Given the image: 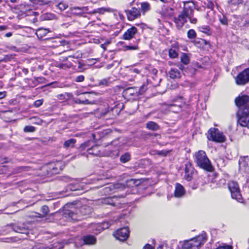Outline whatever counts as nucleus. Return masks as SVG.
<instances>
[{"label": "nucleus", "instance_id": "nucleus-1", "mask_svg": "<svg viewBox=\"0 0 249 249\" xmlns=\"http://www.w3.org/2000/svg\"><path fill=\"white\" fill-rule=\"evenodd\" d=\"M206 240V233H202L190 240L180 242V244L181 245L182 249H198L204 244Z\"/></svg>", "mask_w": 249, "mask_h": 249}, {"label": "nucleus", "instance_id": "nucleus-2", "mask_svg": "<svg viewBox=\"0 0 249 249\" xmlns=\"http://www.w3.org/2000/svg\"><path fill=\"white\" fill-rule=\"evenodd\" d=\"M195 162L200 168L211 171L213 167L205 151L199 150L195 154Z\"/></svg>", "mask_w": 249, "mask_h": 249}, {"label": "nucleus", "instance_id": "nucleus-3", "mask_svg": "<svg viewBox=\"0 0 249 249\" xmlns=\"http://www.w3.org/2000/svg\"><path fill=\"white\" fill-rule=\"evenodd\" d=\"M208 133L207 138L209 140L219 143L224 142L226 140V137L223 133L217 128H211Z\"/></svg>", "mask_w": 249, "mask_h": 249}, {"label": "nucleus", "instance_id": "nucleus-4", "mask_svg": "<svg viewBox=\"0 0 249 249\" xmlns=\"http://www.w3.org/2000/svg\"><path fill=\"white\" fill-rule=\"evenodd\" d=\"M236 105L238 107V111L249 110V96L240 95L235 99Z\"/></svg>", "mask_w": 249, "mask_h": 249}, {"label": "nucleus", "instance_id": "nucleus-5", "mask_svg": "<svg viewBox=\"0 0 249 249\" xmlns=\"http://www.w3.org/2000/svg\"><path fill=\"white\" fill-rule=\"evenodd\" d=\"M228 188L231 192V197L240 202L242 198L238 183L235 181H231L228 183Z\"/></svg>", "mask_w": 249, "mask_h": 249}, {"label": "nucleus", "instance_id": "nucleus-6", "mask_svg": "<svg viewBox=\"0 0 249 249\" xmlns=\"http://www.w3.org/2000/svg\"><path fill=\"white\" fill-rule=\"evenodd\" d=\"M85 207H81L80 209H77L74 205H71L69 209H65L64 210V214L66 217L71 218L73 220H78V212L79 211L82 214H85L82 212Z\"/></svg>", "mask_w": 249, "mask_h": 249}, {"label": "nucleus", "instance_id": "nucleus-7", "mask_svg": "<svg viewBox=\"0 0 249 249\" xmlns=\"http://www.w3.org/2000/svg\"><path fill=\"white\" fill-rule=\"evenodd\" d=\"M236 85L244 86L249 82V68L239 72L234 78Z\"/></svg>", "mask_w": 249, "mask_h": 249}, {"label": "nucleus", "instance_id": "nucleus-8", "mask_svg": "<svg viewBox=\"0 0 249 249\" xmlns=\"http://www.w3.org/2000/svg\"><path fill=\"white\" fill-rule=\"evenodd\" d=\"M191 11L187 10V7L184 6L182 12L178 16V18H175L174 21L178 29H180L187 22V16L191 14Z\"/></svg>", "mask_w": 249, "mask_h": 249}, {"label": "nucleus", "instance_id": "nucleus-9", "mask_svg": "<svg viewBox=\"0 0 249 249\" xmlns=\"http://www.w3.org/2000/svg\"><path fill=\"white\" fill-rule=\"evenodd\" d=\"M237 122L242 127H246L249 128V110L238 111L237 113Z\"/></svg>", "mask_w": 249, "mask_h": 249}, {"label": "nucleus", "instance_id": "nucleus-10", "mask_svg": "<svg viewBox=\"0 0 249 249\" xmlns=\"http://www.w3.org/2000/svg\"><path fill=\"white\" fill-rule=\"evenodd\" d=\"M129 231L127 227H124L117 230L113 234L114 237L118 240L124 241L128 237Z\"/></svg>", "mask_w": 249, "mask_h": 249}, {"label": "nucleus", "instance_id": "nucleus-11", "mask_svg": "<svg viewBox=\"0 0 249 249\" xmlns=\"http://www.w3.org/2000/svg\"><path fill=\"white\" fill-rule=\"evenodd\" d=\"M5 230L8 232L13 231L15 232L26 235H27L29 232L28 228L23 225L19 224L7 225L5 227Z\"/></svg>", "mask_w": 249, "mask_h": 249}, {"label": "nucleus", "instance_id": "nucleus-12", "mask_svg": "<svg viewBox=\"0 0 249 249\" xmlns=\"http://www.w3.org/2000/svg\"><path fill=\"white\" fill-rule=\"evenodd\" d=\"M125 12L129 20H133L141 16L140 9L135 7H132L130 10H125Z\"/></svg>", "mask_w": 249, "mask_h": 249}, {"label": "nucleus", "instance_id": "nucleus-13", "mask_svg": "<svg viewBox=\"0 0 249 249\" xmlns=\"http://www.w3.org/2000/svg\"><path fill=\"white\" fill-rule=\"evenodd\" d=\"M124 94L127 97L135 99L139 94V89L136 88H129L125 90Z\"/></svg>", "mask_w": 249, "mask_h": 249}, {"label": "nucleus", "instance_id": "nucleus-14", "mask_svg": "<svg viewBox=\"0 0 249 249\" xmlns=\"http://www.w3.org/2000/svg\"><path fill=\"white\" fill-rule=\"evenodd\" d=\"M137 33V29L133 26L128 29L123 35V39L124 40H130L134 37Z\"/></svg>", "mask_w": 249, "mask_h": 249}, {"label": "nucleus", "instance_id": "nucleus-15", "mask_svg": "<svg viewBox=\"0 0 249 249\" xmlns=\"http://www.w3.org/2000/svg\"><path fill=\"white\" fill-rule=\"evenodd\" d=\"M185 193V191L183 186L179 183H177L174 192L175 196L176 197H181L184 196Z\"/></svg>", "mask_w": 249, "mask_h": 249}, {"label": "nucleus", "instance_id": "nucleus-16", "mask_svg": "<svg viewBox=\"0 0 249 249\" xmlns=\"http://www.w3.org/2000/svg\"><path fill=\"white\" fill-rule=\"evenodd\" d=\"M124 186L122 184H116L114 185H110L109 186L106 187L103 189L104 192L106 195H109L113 189L115 188L117 189H123Z\"/></svg>", "mask_w": 249, "mask_h": 249}, {"label": "nucleus", "instance_id": "nucleus-17", "mask_svg": "<svg viewBox=\"0 0 249 249\" xmlns=\"http://www.w3.org/2000/svg\"><path fill=\"white\" fill-rule=\"evenodd\" d=\"M83 240L85 244L88 245H95L96 242L95 237L92 235H86L83 236Z\"/></svg>", "mask_w": 249, "mask_h": 249}, {"label": "nucleus", "instance_id": "nucleus-18", "mask_svg": "<svg viewBox=\"0 0 249 249\" xmlns=\"http://www.w3.org/2000/svg\"><path fill=\"white\" fill-rule=\"evenodd\" d=\"M247 157L241 158L239 160V167L240 171L245 172L248 167V162L246 160Z\"/></svg>", "mask_w": 249, "mask_h": 249}, {"label": "nucleus", "instance_id": "nucleus-19", "mask_svg": "<svg viewBox=\"0 0 249 249\" xmlns=\"http://www.w3.org/2000/svg\"><path fill=\"white\" fill-rule=\"evenodd\" d=\"M169 77L172 79H178L181 77V73L177 69H171L168 72Z\"/></svg>", "mask_w": 249, "mask_h": 249}, {"label": "nucleus", "instance_id": "nucleus-20", "mask_svg": "<svg viewBox=\"0 0 249 249\" xmlns=\"http://www.w3.org/2000/svg\"><path fill=\"white\" fill-rule=\"evenodd\" d=\"M49 30L46 28H39L36 32V35L38 38L41 39L45 36L49 32Z\"/></svg>", "mask_w": 249, "mask_h": 249}, {"label": "nucleus", "instance_id": "nucleus-21", "mask_svg": "<svg viewBox=\"0 0 249 249\" xmlns=\"http://www.w3.org/2000/svg\"><path fill=\"white\" fill-rule=\"evenodd\" d=\"M87 151L90 155L95 156H100L101 155V152L98 149V146L97 145H93L91 148H88Z\"/></svg>", "mask_w": 249, "mask_h": 249}, {"label": "nucleus", "instance_id": "nucleus-22", "mask_svg": "<svg viewBox=\"0 0 249 249\" xmlns=\"http://www.w3.org/2000/svg\"><path fill=\"white\" fill-rule=\"evenodd\" d=\"M146 127L151 130L156 131L160 129V126L155 122H148L146 124Z\"/></svg>", "mask_w": 249, "mask_h": 249}, {"label": "nucleus", "instance_id": "nucleus-23", "mask_svg": "<svg viewBox=\"0 0 249 249\" xmlns=\"http://www.w3.org/2000/svg\"><path fill=\"white\" fill-rule=\"evenodd\" d=\"M72 96V94L71 93L66 92L63 94H60L57 95L58 100L62 101H66L69 100Z\"/></svg>", "mask_w": 249, "mask_h": 249}, {"label": "nucleus", "instance_id": "nucleus-24", "mask_svg": "<svg viewBox=\"0 0 249 249\" xmlns=\"http://www.w3.org/2000/svg\"><path fill=\"white\" fill-rule=\"evenodd\" d=\"M198 30L208 36H211L212 34V31L210 27L207 25H202L199 27Z\"/></svg>", "mask_w": 249, "mask_h": 249}, {"label": "nucleus", "instance_id": "nucleus-25", "mask_svg": "<svg viewBox=\"0 0 249 249\" xmlns=\"http://www.w3.org/2000/svg\"><path fill=\"white\" fill-rule=\"evenodd\" d=\"M76 140L74 139H70L66 141L63 144V147L65 148H73L76 143Z\"/></svg>", "mask_w": 249, "mask_h": 249}, {"label": "nucleus", "instance_id": "nucleus-26", "mask_svg": "<svg viewBox=\"0 0 249 249\" xmlns=\"http://www.w3.org/2000/svg\"><path fill=\"white\" fill-rule=\"evenodd\" d=\"M187 10L191 11V14H189V16H187V18L189 19L191 23L196 24L197 22V19L196 18L193 17V12L194 10L193 8L188 7H187Z\"/></svg>", "mask_w": 249, "mask_h": 249}, {"label": "nucleus", "instance_id": "nucleus-27", "mask_svg": "<svg viewBox=\"0 0 249 249\" xmlns=\"http://www.w3.org/2000/svg\"><path fill=\"white\" fill-rule=\"evenodd\" d=\"M139 180L134 179H130L126 181L125 185L127 187H133L138 184Z\"/></svg>", "mask_w": 249, "mask_h": 249}, {"label": "nucleus", "instance_id": "nucleus-28", "mask_svg": "<svg viewBox=\"0 0 249 249\" xmlns=\"http://www.w3.org/2000/svg\"><path fill=\"white\" fill-rule=\"evenodd\" d=\"M120 161L122 163H126L130 160V154L129 153H125L123 154L120 158Z\"/></svg>", "mask_w": 249, "mask_h": 249}, {"label": "nucleus", "instance_id": "nucleus-29", "mask_svg": "<svg viewBox=\"0 0 249 249\" xmlns=\"http://www.w3.org/2000/svg\"><path fill=\"white\" fill-rule=\"evenodd\" d=\"M108 9L102 7V8H99L96 9H94L92 11L89 12V14H95V13H99L100 14H103L106 12H108Z\"/></svg>", "mask_w": 249, "mask_h": 249}, {"label": "nucleus", "instance_id": "nucleus-30", "mask_svg": "<svg viewBox=\"0 0 249 249\" xmlns=\"http://www.w3.org/2000/svg\"><path fill=\"white\" fill-rule=\"evenodd\" d=\"M32 249H51V248L45 244L38 243L33 246Z\"/></svg>", "mask_w": 249, "mask_h": 249}, {"label": "nucleus", "instance_id": "nucleus-31", "mask_svg": "<svg viewBox=\"0 0 249 249\" xmlns=\"http://www.w3.org/2000/svg\"><path fill=\"white\" fill-rule=\"evenodd\" d=\"M41 212L43 213V215H42L41 214L38 213V216H37L38 217H42L43 216H46L48 213H49V210L48 206L46 205H44L41 207Z\"/></svg>", "mask_w": 249, "mask_h": 249}, {"label": "nucleus", "instance_id": "nucleus-32", "mask_svg": "<svg viewBox=\"0 0 249 249\" xmlns=\"http://www.w3.org/2000/svg\"><path fill=\"white\" fill-rule=\"evenodd\" d=\"M180 60L181 62L185 65L188 64L190 62L189 57L185 53H182L180 57Z\"/></svg>", "mask_w": 249, "mask_h": 249}, {"label": "nucleus", "instance_id": "nucleus-33", "mask_svg": "<svg viewBox=\"0 0 249 249\" xmlns=\"http://www.w3.org/2000/svg\"><path fill=\"white\" fill-rule=\"evenodd\" d=\"M194 172V168L192 164L188 162L185 164V173H192Z\"/></svg>", "mask_w": 249, "mask_h": 249}, {"label": "nucleus", "instance_id": "nucleus-34", "mask_svg": "<svg viewBox=\"0 0 249 249\" xmlns=\"http://www.w3.org/2000/svg\"><path fill=\"white\" fill-rule=\"evenodd\" d=\"M141 8L144 13L148 11L150 9V5L147 2H142L141 3Z\"/></svg>", "mask_w": 249, "mask_h": 249}, {"label": "nucleus", "instance_id": "nucleus-35", "mask_svg": "<svg viewBox=\"0 0 249 249\" xmlns=\"http://www.w3.org/2000/svg\"><path fill=\"white\" fill-rule=\"evenodd\" d=\"M49 247H51V249H62L63 245L62 243L57 242L50 245Z\"/></svg>", "mask_w": 249, "mask_h": 249}, {"label": "nucleus", "instance_id": "nucleus-36", "mask_svg": "<svg viewBox=\"0 0 249 249\" xmlns=\"http://www.w3.org/2000/svg\"><path fill=\"white\" fill-rule=\"evenodd\" d=\"M196 36V33L193 29H190L187 32V36L190 39H194Z\"/></svg>", "mask_w": 249, "mask_h": 249}, {"label": "nucleus", "instance_id": "nucleus-37", "mask_svg": "<svg viewBox=\"0 0 249 249\" xmlns=\"http://www.w3.org/2000/svg\"><path fill=\"white\" fill-rule=\"evenodd\" d=\"M169 56L171 58H175L178 57V53L175 50L170 49L169 50Z\"/></svg>", "mask_w": 249, "mask_h": 249}, {"label": "nucleus", "instance_id": "nucleus-38", "mask_svg": "<svg viewBox=\"0 0 249 249\" xmlns=\"http://www.w3.org/2000/svg\"><path fill=\"white\" fill-rule=\"evenodd\" d=\"M90 142L91 141H88L84 143L81 144L80 146L79 147V149L80 151H82L85 150L87 147H89L90 145Z\"/></svg>", "mask_w": 249, "mask_h": 249}, {"label": "nucleus", "instance_id": "nucleus-39", "mask_svg": "<svg viewBox=\"0 0 249 249\" xmlns=\"http://www.w3.org/2000/svg\"><path fill=\"white\" fill-rule=\"evenodd\" d=\"M35 130V127L31 125H26L24 128V131L25 132H33Z\"/></svg>", "mask_w": 249, "mask_h": 249}, {"label": "nucleus", "instance_id": "nucleus-40", "mask_svg": "<svg viewBox=\"0 0 249 249\" xmlns=\"http://www.w3.org/2000/svg\"><path fill=\"white\" fill-rule=\"evenodd\" d=\"M219 20L220 22L222 24H223L224 25H226L228 24V20H227V18L224 15L219 16Z\"/></svg>", "mask_w": 249, "mask_h": 249}, {"label": "nucleus", "instance_id": "nucleus-41", "mask_svg": "<svg viewBox=\"0 0 249 249\" xmlns=\"http://www.w3.org/2000/svg\"><path fill=\"white\" fill-rule=\"evenodd\" d=\"M110 83L109 78H105L101 80L99 82V85L107 86Z\"/></svg>", "mask_w": 249, "mask_h": 249}, {"label": "nucleus", "instance_id": "nucleus-42", "mask_svg": "<svg viewBox=\"0 0 249 249\" xmlns=\"http://www.w3.org/2000/svg\"><path fill=\"white\" fill-rule=\"evenodd\" d=\"M242 3V0H229L228 1V3L231 5H237Z\"/></svg>", "mask_w": 249, "mask_h": 249}, {"label": "nucleus", "instance_id": "nucleus-43", "mask_svg": "<svg viewBox=\"0 0 249 249\" xmlns=\"http://www.w3.org/2000/svg\"><path fill=\"white\" fill-rule=\"evenodd\" d=\"M26 168H27L26 167H24V166H20V167H17L15 169L14 173L17 174V173L22 172V171H25Z\"/></svg>", "mask_w": 249, "mask_h": 249}, {"label": "nucleus", "instance_id": "nucleus-44", "mask_svg": "<svg viewBox=\"0 0 249 249\" xmlns=\"http://www.w3.org/2000/svg\"><path fill=\"white\" fill-rule=\"evenodd\" d=\"M232 246L231 245H228L226 244H224L222 246H220L216 248L215 249H232Z\"/></svg>", "mask_w": 249, "mask_h": 249}, {"label": "nucleus", "instance_id": "nucleus-45", "mask_svg": "<svg viewBox=\"0 0 249 249\" xmlns=\"http://www.w3.org/2000/svg\"><path fill=\"white\" fill-rule=\"evenodd\" d=\"M59 162H57V164L55 165V166L53 168V173L54 174L58 173L59 171L61 170L59 166H58L59 164Z\"/></svg>", "mask_w": 249, "mask_h": 249}, {"label": "nucleus", "instance_id": "nucleus-46", "mask_svg": "<svg viewBox=\"0 0 249 249\" xmlns=\"http://www.w3.org/2000/svg\"><path fill=\"white\" fill-rule=\"evenodd\" d=\"M207 7L208 8H209L211 11H209V12H208V13H211V14H213V4L212 2L211 1H208V3H207Z\"/></svg>", "mask_w": 249, "mask_h": 249}, {"label": "nucleus", "instance_id": "nucleus-47", "mask_svg": "<svg viewBox=\"0 0 249 249\" xmlns=\"http://www.w3.org/2000/svg\"><path fill=\"white\" fill-rule=\"evenodd\" d=\"M43 102V99L36 100L34 102V106L36 107H38L42 105Z\"/></svg>", "mask_w": 249, "mask_h": 249}, {"label": "nucleus", "instance_id": "nucleus-48", "mask_svg": "<svg viewBox=\"0 0 249 249\" xmlns=\"http://www.w3.org/2000/svg\"><path fill=\"white\" fill-rule=\"evenodd\" d=\"M168 153V151H158L157 152V154L158 155L162 156H166L167 154Z\"/></svg>", "mask_w": 249, "mask_h": 249}, {"label": "nucleus", "instance_id": "nucleus-49", "mask_svg": "<svg viewBox=\"0 0 249 249\" xmlns=\"http://www.w3.org/2000/svg\"><path fill=\"white\" fill-rule=\"evenodd\" d=\"M124 48L126 50H137L138 47L136 46H126Z\"/></svg>", "mask_w": 249, "mask_h": 249}, {"label": "nucleus", "instance_id": "nucleus-50", "mask_svg": "<svg viewBox=\"0 0 249 249\" xmlns=\"http://www.w3.org/2000/svg\"><path fill=\"white\" fill-rule=\"evenodd\" d=\"M84 80V76L83 75H79L75 78V81L77 82H82Z\"/></svg>", "mask_w": 249, "mask_h": 249}, {"label": "nucleus", "instance_id": "nucleus-51", "mask_svg": "<svg viewBox=\"0 0 249 249\" xmlns=\"http://www.w3.org/2000/svg\"><path fill=\"white\" fill-rule=\"evenodd\" d=\"M192 173H185L184 178L188 181H190L192 179Z\"/></svg>", "mask_w": 249, "mask_h": 249}, {"label": "nucleus", "instance_id": "nucleus-52", "mask_svg": "<svg viewBox=\"0 0 249 249\" xmlns=\"http://www.w3.org/2000/svg\"><path fill=\"white\" fill-rule=\"evenodd\" d=\"M78 103H80V104H89L90 103V102L87 99H86L85 100H78Z\"/></svg>", "mask_w": 249, "mask_h": 249}, {"label": "nucleus", "instance_id": "nucleus-53", "mask_svg": "<svg viewBox=\"0 0 249 249\" xmlns=\"http://www.w3.org/2000/svg\"><path fill=\"white\" fill-rule=\"evenodd\" d=\"M110 144L113 145H114L115 146L119 145V142H118V140L116 139V140H115L114 141H112L110 142Z\"/></svg>", "mask_w": 249, "mask_h": 249}, {"label": "nucleus", "instance_id": "nucleus-54", "mask_svg": "<svg viewBox=\"0 0 249 249\" xmlns=\"http://www.w3.org/2000/svg\"><path fill=\"white\" fill-rule=\"evenodd\" d=\"M157 249H171L169 247H167L166 245H161L159 246Z\"/></svg>", "mask_w": 249, "mask_h": 249}, {"label": "nucleus", "instance_id": "nucleus-55", "mask_svg": "<svg viewBox=\"0 0 249 249\" xmlns=\"http://www.w3.org/2000/svg\"><path fill=\"white\" fill-rule=\"evenodd\" d=\"M74 9H77V10H80L83 11H86L88 10V7H75Z\"/></svg>", "mask_w": 249, "mask_h": 249}, {"label": "nucleus", "instance_id": "nucleus-56", "mask_svg": "<svg viewBox=\"0 0 249 249\" xmlns=\"http://www.w3.org/2000/svg\"><path fill=\"white\" fill-rule=\"evenodd\" d=\"M30 1L34 3L42 4L43 3V0H30Z\"/></svg>", "mask_w": 249, "mask_h": 249}, {"label": "nucleus", "instance_id": "nucleus-57", "mask_svg": "<svg viewBox=\"0 0 249 249\" xmlns=\"http://www.w3.org/2000/svg\"><path fill=\"white\" fill-rule=\"evenodd\" d=\"M6 92L3 91V92H0V99H3L6 96Z\"/></svg>", "mask_w": 249, "mask_h": 249}, {"label": "nucleus", "instance_id": "nucleus-58", "mask_svg": "<svg viewBox=\"0 0 249 249\" xmlns=\"http://www.w3.org/2000/svg\"><path fill=\"white\" fill-rule=\"evenodd\" d=\"M142 249H154L149 244H146Z\"/></svg>", "mask_w": 249, "mask_h": 249}, {"label": "nucleus", "instance_id": "nucleus-59", "mask_svg": "<svg viewBox=\"0 0 249 249\" xmlns=\"http://www.w3.org/2000/svg\"><path fill=\"white\" fill-rule=\"evenodd\" d=\"M151 73L154 74V75H156L157 73H158V70L155 68H153L151 70Z\"/></svg>", "mask_w": 249, "mask_h": 249}, {"label": "nucleus", "instance_id": "nucleus-60", "mask_svg": "<svg viewBox=\"0 0 249 249\" xmlns=\"http://www.w3.org/2000/svg\"><path fill=\"white\" fill-rule=\"evenodd\" d=\"M76 187H74L72 186H71V187L70 188L71 190H72V191H75V190H79V185H76Z\"/></svg>", "mask_w": 249, "mask_h": 249}, {"label": "nucleus", "instance_id": "nucleus-61", "mask_svg": "<svg viewBox=\"0 0 249 249\" xmlns=\"http://www.w3.org/2000/svg\"><path fill=\"white\" fill-rule=\"evenodd\" d=\"M110 224L108 223V222H106L103 224V227L105 229H107L110 226Z\"/></svg>", "mask_w": 249, "mask_h": 249}, {"label": "nucleus", "instance_id": "nucleus-62", "mask_svg": "<svg viewBox=\"0 0 249 249\" xmlns=\"http://www.w3.org/2000/svg\"><path fill=\"white\" fill-rule=\"evenodd\" d=\"M7 29H8V27L7 26H5V25L0 26V31L6 30Z\"/></svg>", "mask_w": 249, "mask_h": 249}, {"label": "nucleus", "instance_id": "nucleus-63", "mask_svg": "<svg viewBox=\"0 0 249 249\" xmlns=\"http://www.w3.org/2000/svg\"><path fill=\"white\" fill-rule=\"evenodd\" d=\"M12 35H13L12 33H11V32H9V33H6V34L4 35V36H5V37H11V36H12Z\"/></svg>", "mask_w": 249, "mask_h": 249}, {"label": "nucleus", "instance_id": "nucleus-64", "mask_svg": "<svg viewBox=\"0 0 249 249\" xmlns=\"http://www.w3.org/2000/svg\"><path fill=\"white\" fill-rule=\"evenodd\" d=\"M132 71L134 72H135L136 73H140V71L137 69H134L132 70Z\"/></svg>", "mask_w": 249, "mask_h": 249}]
</instances>
